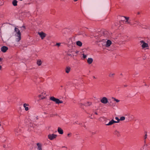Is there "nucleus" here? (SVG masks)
Segmentation results:
<instances>
[{
	"label": "nucleus",
	"instance_id": "1",
	"mask_svg": "<svg viewBox=\"0 0 150 150\" xmlns=\"http://www.w3.org/2000/svg\"><path fill=\"white\" fill-rule=\"evenodd\" d=\"M50 100L54 102L56 104H59L63 103L62 101L60 100L59 99L55 98L54 96H51L50 98Z\"/></svg>",
	"mask_w": 150,
	"mask_h": 150
},
{
	"label": "nucleus",
	"instance_id": "2",
	"mask_svg": "<svg viewBox=\"0 0 150 150\" xmlns=\"http://www.w3.org/2000/svg\"><path fill=\"white\" fill-rule=\"evenodd\" d=\"M15 31L17 34V36L18 37V38L16 39V41L17 42H19L21 39V32L19 29L18 28L16 27L15 28Z\"/></svg>",
	"mask_w": 150,
	"mask_h": 150
},
{
	"label": "nucleus",
	"instance_id": "3",
	"mask_svg": "<svg viewBox=\"0 0 150 150\" xmlns=\"http://www.w3.org/2000/svg\"><path fill=\"white\" fill-rule=\"evenodd\" d=\"M57 136V135L54 134H50L48 135V137L49 139L50 140H53L55 139Z\"/></svg>",
	"mask_w": 150,
	"mask_h": 150
},
{
	"label": "nucleus",
	"instance_id": "4",
	"mask_svg": "<svg viewBox=\"0 0 150 150\" xmlns=\"http://www.w3.org/2000/svg\"><path fill=\"white\" fill-rule=\"evenodd\" d=\"M140 42L141 44H142L141 46L143 49L148 47L149 46L148 44L146 43L143 40L140 41Z\"/></svg>",
	"mask_w": 150,
	"mask_h": 150
},
{
	"label": "nucleus",
	"instance_id": "5",
	"mask_svg": "<svg viewBox=\"0 0 150 150\" xmlns=\"http://www.w3.org/2000/svg\"><path fill=\"white\" fill-rule=\"evenodd\" d=\"M38 34L40 36L42 39H43L46 36V34L43 32H38Z\"/></svg>",
	"mask_w": 150,
	"mask_h": 150
},
{
	"label": "nucleus",
	"instance_id": "6",
	"mask_svg": "<svg viewBox=\"0 0 150 150\" xmlns=\"http://www.w3.org/2000/svg\"><path fill=\"white\" fill-rule=\"evenodd\" d=\"M101 102L104 104H106L108 102V99L105 97H103L101 100Z\"/></svg>",
	"mask_w": 150,
	"mask_h": 150
},
{
	"label": "nucleus",
	"instance_id": "7",
	"mask_svg": "<svg viewBox=\"0 0 150 150\" xmlns=\"http://www.w3.org/2000/svg\"><path fill=\"white\" fill-rule=\"evenodd\" d=\"M8 49V48L5 46H3L1 48V50L3 52H5Z\"/></svg>",
	"mask_w": 150,
	"mask_h": 150
},
{
	"label": "nucleus",
	"instance_id": "8",
	"mask_svg": "<svg viewBox=\"0 0 150 150\" xmlns=\"http://www.w3.org/2000/svg\"><path fill=\"white\" fill-rule=\"evenodd\" d=\"M14 132L15 134L16 135H19V134H20V129L19 128L16 129L15 130Z\"/></svg>",
	"mask_w": 150,
	"mask_h": 150
},
{
	"label": "nucleus",
	"instance_id": "9",
	"mask_svg": "<svg viewBox=\"0 0 150 150\" xmlns=\"http://www.w3.org/2000/svg\"><path fill=\"white\" fill-rule=\"evenodd\" d=\"M113 134L118 137L120 136V132L117 130H115Z\"/></svg>",
	"mask_w": 150,
	"mask_h": 150
},
{
	"label": "nucleus",
	"instance_id": "10",
	"mask_svg": "<svg viewBox=\"0 0 150 150\" xmlns=\"http://www.w3.org/2000/svg\"><path fill=\"white\" fill-rule=\"evenodd\" d=\"M38 146L37 149L38 150H42V145L41 144L38 143L37 144Z\"/></svg>",
	"mask_w": 150,
	"mask_h": 150
},
{
	"label": "nucleus",
	"instance_id": "11",
	"mask_svg": "<svg viewBox=\"0 0 150 150\" xmlns=\"http://www.w3.org/2000/svg\"><path fill=\"white\" fill-rule=\"evenodd\" d=\"M111 43H112L111 41L109 40H107V41L106 43V45H105L106 47H108L110 46L111 45Z\"/></svg>",
	"mask_w": 150,
	"mask_h": 150
},
{
	"label": "nucleus",
	"instance_id": "12",
	"mask_svg": "<svg viewBox=\"0 0 150 150\" xmlns=\"http://www.w3.org/2000/svg\"><path fill=\"white\" fill-rule=\"evenodd\" d=\"M57 131L58 133L60 134H62L63 133V130L59 127H58Z\"/></svg>",
	"mask_w": 150,
	"mask_h": 150
},
{
	"label": "nucleus",
	"instance_id": "13",
	"mask_svg": "<svg viewBox=\"0 0 150 150\" xmlns=\"http://www.w3.org/2000/svg\"><path fill=\"white\" fill-rule=\"evenodd\" d=\"M28 105H29L28 104L24 103L23 104V107L24 108H25V110L26 111H28V110L29 108H28V107H27V106H28Z\"/></svg>",
	"mask_w": 150,
	"mask_h": 150
},
{
	"label": "nucleus",
	"instance_id": "14",
	"mask_svg": "<svg viewBox=\"0 0 150 150\" xmlns=\"http://www.w3.org/2000/svg\"><path fill=\"white\" fill-rule=\"evenodd\" d=\"M87 61V62L89 64H91L92 63L93 61V59L91 58H88Z\"/></svg>",
	"mask_w": 150,
	"mask_h": 150
},
{
	"label": "nucleus",
	"instance_id": "15",
	"mask_svg": "<svg viewBox=\"0 0 150 150\" xmlns=\"http://www.w3.org/2000/svg\"><path fill=\"white\" fill-rule=\"evenodd\" d=\"M76 44L79 47H81L82 45V42L79 41H77L76 42Z\"/></svg>",
	"mask_w": 150,
	"mask_h": 150
},
{
	"label": "nucleus",
	"instance_id": "16",
	"mask_svg": "<svg viewBox=\"0 0 150 150\" xmlns=\"http://www.w3.org/2000/svg\"><path fill=\"white\" fill-rule=\"evenodd\" d=\"M71 68L69 67H67L65 69V71L66 73H68L70 71Z\"/></svg>",
	"mask_w": 150,
	"mask_h": 150
},
{
	"label": "nucleus",
	"instance_id": "17",
	"mask_svg": "<svg viewBox=\"0 0 150 150\" xmlns=\"http://www.w3.org/2000/svg\"><path fill=\"white\" fill-rule=\"evenodd\" d=\"M124 18H125V19L126 20V21H125V23L129 24L131 25V23L130 22L128 21V20L129 19V18L127 17L126 16H124Z\"/></svg>",
	"mask_w": 150,
	"mask_h": 150
},
{
	"label": "nucleus",
	"instance_id": "18",
	"mask_svg": "<svg viewBox=\"0 0 150 150\" xmlns=\"http://www.w3.org/2000/svg\"><path fill=\"white\" fill-rule=\"evenodd\" d=\"M17 1L16 0H13V1L12 4L14 6H17Z\"/></svg>",
	"mask_w": 150,
	"mask_h": 150
},
{
	"label": "nucleus",
	"instance_id": "19",
	"mask_svg": "<svg viewBox=\"0 0 150 150\" xmlns=\"http://www.w3.org/2000/svg\"><path fill=\"white\" fill-rule=\"evenodd\" d=\"M113 124V122H112V120L110 121L108 123V124L106 123L105 125H106L109 126V125H112Z\"/></svg>",
	"mask_w": 150,
	"mask_h": 150
},
{
	"label": "nucleus",
	"instance_id": "20",
	"mask_svg": "<svg viewBox=\"0 0 150 150\" xmlns=\"http://www.w3.org/2000/svg\"><path fill=\"white\" fill-rule=\"evenodd\" d=\"M37 64L38 66H40L42 64V62L41 60H38L37 61Z\"/></svg>",
	"mask_w": 150,
	"mask_h": 150
},
{
	"label": "nucleus",
	"instance_id": "21",
	"mask_svg": "<svg viewBox=\"0 0 150 150\" xmlns=\"http://www.w3.org/2000/svg\"><path fill=\"white\" fill-rule=\"evenodd\" d=\"M114 73H110L109 74V76L111 78H112L113 77V76L115 75Z\"/></svg>",
	"mask_w": 150,
	"mask_h": 150
},
{
	"label": "nucleus",
	"instance_id": "22",
	"mask_svg": "<svg viewBox=\"0 0 150 150\" xmlns=\"http://www.w3.org/2000/svg\"><path fill=\"white\" fill-rule=\"evenodd\" d=\"M1 139H2L1 141L3 142L5 141L6 139V138L5 137H2Z\"/></svg>",
	"mask_w": 150,
	"mask_h": 150
},
{
	"label": "nucleus",
	"instance_id": "23",
	"mask_svg": "<svg viewBox=\"0 0 150 150\" xmlns=\"http://www.w3.org/2000/svg\"><path fill=\"white\" fill-rule=\"evenodd\" d=\"M39 97H40L41 98V99H43L44 98H45V96H42V95H39Z\"/></svg>",
	"mask_w": 150,
	"mask_h": 150
},
{
	"label": "nucleus",
	"instance_id": "24",
	"mask_svg": "<svg viewBox=\"0 0 150 150\" xmlns=\"http://www.w3.org/2000/svg\"><path fill=\"white\" fill-rule=\"evenodd\" d=\"M125 117L124 116H122L120 117V120L123 121L125 119Z\"/></svg>",
	"mask_w": 150,
	"mask_h": 150
},
{
	"label": "nucleus",
	"instance_id": "25",
	"mask_svg": "<svg viewBox=\"0 0 150 150\" xmlns=\"http://www.w3.org/2000/svg\"><path fill=\"white\" fill-rule=\"evenodd\" d=\"M91 105V103H90L89 102H87L85 105L86 106H89Z\"/></svg>",
	"mask_w": 150,
	"mask_h": 150
},
{
	"label": "nucleus",
	"instance_id": "26",
	"mask_svg": "<svg viewBox=\"0 0 150 150\" xmlns=\"http://www.w3.org/2000/svg\"><path fill=\"white\" fill-rule=\"evenodd\" d=\"M68 55L69 56H70L71 57H72L74 56V53H73L72 54H70L68 53Z\"/></svg>",
	"mask_w": 150,
	"mask_h": 150
},
{
	"label": "nucleus",
	"instance_id": "27",
	"mask_svg": "<svg viewBox=\"0 0 150 150\" xmlns=\"http://www.w3.org/2000/svg\"><path fill=\"white\" fill-rule=\"evenodd\" d=\"M112 98L113 99H114V101H116L117 103L119 102L120 101L119 100H118V99H116L115 98Z\"/></svg>",
	"mask_w": 150,
	"mask_h": 150
},
{
	"label": "nucleus",
	"instance_id": "28",
	"mask_svg": "<svg viewBox=\"0 0 150 150\" xmlns=\"http://www.w3.org/2000/svg\"><path fill=\"white\" fill-rule=\"evenodd\" d=\"M115 119L117 120V121H118V122H119V121H120V119H119L117 117H115Z\"/></svg>",
	"mask_w": 150,
	"mask_h": 150
},
{
	"label": "nucleus",
	"instance_id": "29",
	"mask_svg": "<svg viewBox=\"0 0 150 150\" xmlns=\"http://www.w3.org/2000/svg\"><path fill=\"white\" fill-rule=\"evenodd\" d=\"M61 45V43H57L56 44V45L58 47H59Z\"/></svg>",
	"mask_w": 150,
	"mask_h": 150
},
{
	"label": "nucleus",
	"instance_id": "30",
	"mask_svg": "<svg viewBox=\"0 0 150 150\" xmlns=\"http://www.w3.org/2000/svg\"><path fill=\"white\" fill-rule=\"evenodd\" d=\"M112 122H113V123H118V121H116L115 120H114L113 119H112Z\"/></svg>",
	"mask_w": 150,
	"mask_h": 150
},
{
	"label": "nucleus",
	"instance_id": "31",
	"mask_svg": "<svg viewBox=\"0 0 150 150\" xmlns=\"http://www.w3.org/2000/svg\"><path fill=\"white\" fill-rule=\"evenodd\" d=\"M135 24H136L137 25H139V22L138 21H135Z\"/></svg>",
	"mask_w": 150,
	"mask_h": 150
},
{
	"label": "nucleus",
	"instance_id": "32",
	"mask_svg": "<svg viewBox=\"0 0 150 150\" xmlns=\"http://www.w3.org/2000/svg\"><path fill=\"white\" fill-rule=\"evenodd\" d=\"M79 123V122L78 121H76V122H74V123H73V124H74V125H75L76 124H78Z\"/></svg>",
	"mask_w": 150,
	"mask_h": 150
},
{
	"label": "nucleus",
	"instance_id": "33",
	"mask_svg": "<svg viewBox=\"0 0 150 150\" xmlns=\"http://www.w3.org/2000/svg\"><path fill=\"white\" fill-rule=\"evenodd\" d=\"M83 58L84 59L86 58V57H87L86 55H85V54H83Z\"/></svg>",
	"mask_w": 150,
	"mask_h": 150
},
{
	"label": "nucleus",
	"instance_id": "34",
	"mask_svg": "<svg viewBox=\"0 0 150 150\" xmlns=\"http://www.w3.org/2000/svg\"><path fill=\"white\" fill-rule=\"evenodd\" d=\"M83 36L84 37H85L86 36H87V35L86 34L84 33V34H83Z\"/></svg>",
	"mask_w": 150,
	"mask_h": 150
},
{
	"label": "nucleus",
	"instance_id": "35",
	"mask_svg": "<svg viewBox=\"0 0 150 150\" xmlns=\"http://www.w3.org/2000/svg\"><path fill=\"white\" fill-rule=\"evenodd\" d=\"M144 139H146L147 137V134H146L145 136H144Z\"/></svg>",
	"mask_w": 150,
	"mask_h": 150
},
{
	"label": "nucleus",
	"instance_id": "36",
	"mask_svg": "<svg viewBox=\"0 0 150 150\" xmlns=\"http://www.w3.org/2000/svg\"><path fill=\"white\" fill-rule=\"evenodd\" d=\"M45 94V93H42V96H44Z\"/></svg>",
	"mask_w": 150,
	"mask_h": 150
},
{
	"label": "nucleus",
	"instance_id": "37",
	"mask_svg": "<svg viewBox=\"0 0 150 150\" xmlns=\"http://www.w3.org/2000/svg\"><path fill=\"white\" fill-rule=\"evenodd\" d=\"M140 14V12H137V15H139Z\"/></svg>",
	"mask_w": 150,
	"mask_h": 150
},
{
	"label": "nucleus",
	"instance_id": "38",
	"mask_svg": "<svg viewBox=\"0 0 150 150\" xmlns=\"http://www.w3.org/2000/svg\"><path fill=\"white\" fill-rule=\"evenodd\" d=\"M78 124L82 125V124L81 123H79V122Z\"/></svg>",
	"mask_w": 150,
	"mask_h": 150
},
{
	"label": "nucleus",
	"instance_id": "39",
	"mask_svg": "<svg viewBox=\"0 0 150 150\" xmlns=\"http://www.w3.org/2000/svg\"><path fill=\"white\" fill-rule=\"evenodd\" d=\"M71 134V133H69L67 134V136L69 137H70V135Z\"/></svg>",
	"mask_w": 150,
	"mask_h": 150
},
{
	"label": "nucleus",
	"instance_id": "40",
	"mask_svg": "<svg viewBox=\"0 0 150 150\" xmlns=\"http://www.w3.org/2000/svg\"><path fill=\"white\" fill-rule=\"evenodd\" d=\"M2 60V59L1 58H0V62H1Z\"/></svg>",
	"mask_w": 150,
	"mask_h": 150
},
{
	"label": "nucleus",
	"instance_id": "41",
	"mask_svg": "<svg viewBox=\"0 0 150 150\" xmlns=\"http://www.w3.org/2000/svg\"><path fill=\"white\" fill-rule=\"evenodd\" d=\"M1 68H2V67H1V66L0 65V70H1Z\"/></svg>",
	"mask_w": 150,
	"mask_h": 150
},
{
	"label": "nucleus",
	"instance_id": "42",
	"mask_svg": "<svg viewBox=\"0 0 150 150\" xmlns=\"http://www.w3.org/2000/svg\"><path fill=\"white\" fill-rule=\"evenodd\" d=\"M95 114H96V115H98V113H97V112H95Z\"/></svg>",
	"mask_w": 150,
	"mask_h": 150
},
{
	"label": "nucleus",
	"instance_id": "43",
	"mask_svg": "<svg viewBox=\"0 0 150 150\" xmlns=\"http://www.w3.org/2000/svg\"><path fill=\"white\" fill-rule=\"evenodd\" d=\"M23 28H25V26H23Z\"/></svg>",
	"mask_w": 150,
	"mask_h": 150
},
{
	"label": "nucleus",
	"instance_id": "44",
	"mask_svg": "<svg viewBox=\"0 0 150 150\" xmlns=\"http://www.w3.org/2000/svg\"><path fill=\"white\" fill-rule=\"evenodd\" d=\"M74 1H77L78 0H74Z\"/></svg>",
	"mask_w": 150,
	"mask_h": 150
},
{
	"label": "nucleus",
	"instance_id": "45",
	"mask_svg": "<svg viewBox=\"0 0 150 150\" xmlns=\"http://www.w3.org/2000/svg\"><path fill=\"white\" fill-rule=\"evenodd\" d=\"M124 87H126L127 86V85H124Z\"/></svg>",
	"mask_w": 150,
	"mask_h": 150
},
{
	"label": "nucleus",
	"instance_id": "46",
	"mask_svg": "<svg viewBox=\"0 0 150 150\" xmlns=\"http://www.w3.org/2000/svg\"><path fill=\"white\" fill-rule=\"evenodd\" d=\"M93 78H94V79H96V78L94 76H93Z\"/></svg>",
	"mask_w": 150,
	"mask_h": 150
},
{
	"label": "nucleus",
	"instance_id": "47",
	"mask_svg": "<svg viewBox=\"0 0 150 150\" xmlns=\"http://www.w3.org/2000/svg\"><path fill=\"white\" fill-rule=\"evenodd\" d=\"M91 116H91H89V117H90L91 118H92Z\"/></svg>",
	"mask_w": 150,
	"mask_h": 150
},
{
	"label": "nucleus",
	"instance_id": "48",
	"mask_svg": "<svg viewBox=\"0 0 150 150\" xmlns=\"http://www.w3.org/2000/svg\"><path fill=\"white\" fill-rule=\"evenodd\" d=\"M62 148H64V147H66L65 146H63L62 147Z\"/></svg>",
	"mask_w": 150,
	"mask_h": 150
},
{
	"label": "nucleus",
	"instance_id": "49",
	"mask_svg": "<svg viewBox=\"0 0 150 150\" xmlns=\"http://www.w3.org/2000/svg\"><path fill=\"white\" fill-rule=\"evenodd\" d=\"M84 127H85V128H86V126L85 125H84Z\"/></svg>",
	"mask_w": 150,
	"mask_h": 150
},
{
	"label": "nucleus",
	"instance_id": "50",
	"mask_svg": "<svg viewBox=\"0 0 150 150\" xmlns=\"http://www.w3.org/2000/svg\"><path fill=\"white\" fill-rule=\"evenodd\" d=\"M74 52L75 53H77V52Z\"/></svg>",
	"mask_w": 150,
	"mask_h": 150
},
{
	"label": "nucleus",
	"instance_id": "51",
	"mask_svg": "<svg viewBox=\"0 0 150 150\" xmlns=\"http://www.w3.org/2000/svg\"><path fill=\"white\" fill-rule=\"evenodd\" d=\"M20 1H22L23 0H19Z\"/></svg>",
	"mask_w": 150,
	"mask_h": 150
}]
</instances>
